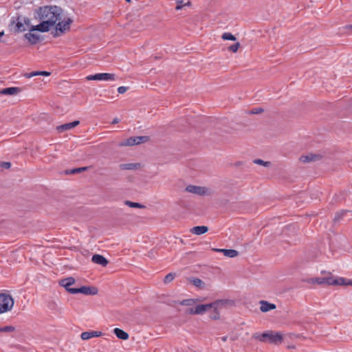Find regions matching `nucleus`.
<instances>
[{"instance_id":"35","label":"nucleus","mask_w":352,"mask_h":352,"mask_svg":"<svg viewBox=\"0 0 352 352\" xmlns=\"http://www.w3.org/2000/svg\"><path fill=\"white\" fill-rule=\"evenodd\" d=\"M14 331V327L12 326H6L0 328V332H12Z\"/></svg>"},{"instance_id":"1","label":"nucleus","mask_w":352,"mask_h":352,"mask_svg":"<svg viewBox=\"0 0 352 352\" xmlns=\"http://www.w3.org/2000/svg\"><path fill=\"white\" fill-rule=\"evenodd\" d=\"M63 10L56 6H45V32L52 37L62 36L70 28L72 20L61 21Z\"/></svg>"},{"instance_id":"17","label":"nucleus","mask_w":352,"mask_h":352,"mask_svg":"<svg viewBox=\"0 0 352 352\" xmlns=\"http://www.w3.org/2000/svg\"><path fill=\"white\" fill-rule=\"evenodd\" d=\"M188 281L198 289H204L206 287L205 283L200 278L190 277L188 278Z\"/></svg>"},{"instance_id":"25","label":"nucleus","mask_w":352,"mask_h":352,"mask_svg":"<svg viewBox=\"0 0 352 352\" xmlns=\"http://www.w3.org/2000/svg\"><path fill=\"white\" fill-rule=\"evenodd\" d=\"M124 204L130 208H145V206H144L141 204L133 202V201H131L129 200L124 201Z\"/></svg>"},{"instance_id":"29","label":"nucleus","mask_w":352,"mask_h":352,"mask_svg":"<svg viewBox=\"0 0 352 352\" xmlns=\"http://www.w3.org/2000/svg\"><path fill=\"white\" fill-rule=\"evenodd\" d=\"M221 38L223 40L236 41V38L230 32H225L222 34Z\"/></svg>"},{"instance_id":"5","label":"nucleus","mask_w":352,"mask_h":352,"mask_svg":"<svg viewBox=\"0 0 352 352\" xmlns=\"http://www.w3.org/2000/svg\"><path fill=\"white\" fill-rule=\"evenodd\" d=\"M322 274H327L328 276L324 277V284L328 285H352V280L346 279L343 277H333L329 272L322 271Z\"/></svg>"},{"instance_id":"38","label":"nucleus","mask_w":352,"mask_h":352,"mask_svg":"<svg viewBox=\"0 0 352 352\" xmlns=\"http://www.w3.org/2000/svg\"><path fill=\"white\" fill-rule=\"evenodd\" d=\"M1 166L6 169H8L10 168L11 164L10 162H1Z\"/></svg>"},{"instance_id":"39","label":"nucleus","mask_w":352,"mask_h":352,"mask_svg":"<svg viewBox=\"0 0 352 352\" xmlns=\"http://www.w3.org/2000/svg\"><path fill=\"white\" fill-rule=\"evenodd\" d=\"M344 212H345L344 211H341L340 212H338L336 216L334 218V220L337 221L339 219H340L344 214Z\"/></svg>"},{"instance_id":"14","label":"nucleus","mask_w":352,"mask_h":352,"mask_svg":"<svg viewBox=\"0 0 352 352\" xmlns=\"http://www.w3.org/2000/svg\"><path fill=\"white\" fill-rule=\"evenodd\" d=\"M143 165L141 163H127L119 165L120 169L122 170H138L142 168Z\"/></svg>"},{"instance_id":"18","label":"nucleus","mask_w":352,"mask_h":352,"mask_svg":"<svg viewBox=\"0 0 352 352\" xmlns=\"http://www.w3.org/2000/svg\"><path fill=\"white\" fill-rule=\"evenodd\" d=\"M91 261L94 263L100 265L103 267L107 266L109 263L103 256L100 254H94L91 258Z\"/></svg>"},{"instance_id":"48","label":"nucleus","mask_w":352,"mask_h":352,"mask_svg":"<svg viewBox=\"0 0 352 352\" xmlns=\"http://www.w3.org/2000/svg\"><path fill=\"white\" fill-rule=\"evenodd\" d=\"M127 1H130V0H126Z\"/></svg>"},{"instance_id":"8","label":"nucleus","mask_w":352,"mask_h":352,"mask_svg":"<svg viewBox=\"0 0 352 352\" xmlns=\"http://www.w3.org/2000/svg\"><path fill=\"white\" fill-rule=\"evenodd\" d=\"M14 305V300L11 296L0 294V314L10 311Z\"/></svg>"},{"instance_id":"16","label":"nucleus","mask_w":352,"mask_h":352,"mask_svg":"<svg viewBox=\"0 0 352 352\" xmlns=\"http://www.w3.org/2000/svg\"><path fill=\"white\" fill-rule=\"evenodd\" d=\"M102 336V333L101 331H91L82 332L80 335V338L83 340H87L92 338L100 337Z\"/></svg>"},{"instance_id":"6","label":"nucleus","mask_w":352,"mask_h":352,"mask_svg":"<svg viewBox=\"0 0 352 352\" xmlns=\"http://www.w3.org/2000/svg\"><path fill=\"white\" fill-rule=\"evenodd\" d=\"M30 32L25 34V37L32 43H36L39 39L40 36L37 33H34V31H39L41 32H44V20L41 21L40 23L37 25H32L29 29Z\"/></svg>"},{"instance_id":"41","label":"nucleus","mask_w":352,"mask_h":352,"mask_svg":"<svg viewBox=\"0 0 352 352\" xmlns=\"http://www.w3.org/2000/svg\"><path fill=\"white\" fill-rule=\"evenodd\" d=\"M42 10H43L42 7H40V8H38V16H40V18H41V17L43 16V14H41Z\"/></svg>"},{"instance_id":"45","label":"nucleus","mask_w":352,"mask_h":352,"mask_svg":"<svg viewBox=\"0 0 352 352\" xmlns=\"http://www.w3.org/2000/svg\"><path fill=\"white\" fill-rule=\"evenodd\" d=\"M346 28L348 30H352V25H349L346 26Z\"/></svg>"},{"instance_id":"7","label":"nucleus","mask_w":352,"mask_h":352,"mask_svg":"<svg viewBox=\"0 0 352 352\" xmlns=\"http://www.w3.org/2000/svg\"><path fill=\"white\" fill-rule=\"evenodd\" d=\"M185 190L200 196H210L213 194V190L210 188L195 185L187 186Z\"/></svg>"},{"instance_id":"13","label":"nucleus","mask_w":352,"mask_h":352,"mask_svg":"<svg viewBox=\"0 0 352 352\" xmlns=\"http://www.w3.org/2000/svg\"><path fill=\"white\" fill-rule=\"evenodd\" d=\"M321 159V155L318 154L309 153L305 155H301L299 160L303 163H309L311 162H316Z\"/></svg>"},{"instance_id":"47","label":"nucleus","mask_w":352,"mask_h":352,"mask_svg":"<svg viewBox=\"0 0 352 352\" xmlns=\"http://www.w3.org/2000/svg\"><path fill=\"white\" fill-rule=\"evenodd\" d=\"M50 75V73L45 71V76H48Z\"/></svg>"},{"instance_id":"10","label":"nucleus","mask_w":352,"mask_h":352,"mask_svg":"<svg viewBox=\"0 0 352 352\" xmlns=\"http://www.w3.org/2000/svg\"><path fill=\"white\" fill-rule=\"evenodd\" d=\"M86 79L87 80L113 81L116 80V75L109 73H100L87 76Z\"/></svg>"},{"instance_id":"21","label":"nucleus","mask_w":352,"mask_h":352,"mask_svg":"<svg viewBox=\"0 0 352 352\" xmlns=\"http://www.w3.org/2000/svg\"><path fill=\"white\" fill-rule=\"evenodd\" d=\"M113 333L116 336V337L120 340H126L129 338V334L119 328H115L113 329Z\"/></svg>"},{"instance_id":"40","label":"nucleus","mask_w":352,"mask_h":352,"mask_svg":"<svg viewBox=\"0 0 352 352\" xmlns=\"http://www.w3.org/2000/svg\"><path fill=\"white\" fill-rule=\"evenodd\" d=\"M263 110L262 109H256L254 110V111H252V113H259L263 112Z\"/></svg>"},{"instance_id":"27","label":"nucleus","mask_w":352,"mask_h":352,"mask_svg":"<svg viewBox=\"0 0 352 352\" xmlns=\"http://www.w3.org/2000/svg\"><path fill=\"white\" fill-rule=\"evenodd\" d=\"M44 76V71H40V72H32L30 73H25L24 74V76L27 78H32L33 76Z\"/></svg>"},{"instance_id":"4","label":"nucleus","mask_w":352,"mask_h":352,"mask_svg":"<svg viewBox=\"0 0 352 352\" xmlns=\"http://www.w3.org/2000/svg\"><path fill=\"white\" fill-rule=\"evenodd\" d=\"M10 25H14V30L18 32H25L32 26L30 24V20L23 16H13L11 19Z\"/></svg>"},{"instance_id":"22","label":"nucleus","mask_w":352,"mask_h":352,"mask_svg":"<svg viewBox=\"0 0 352 352\" xmlns=\"http://www.w3.org/2000/svg\"><path fill=\"white\" fill-rule=\"evenodd\" d=\"M208 230V228L207 226H195V227H193L191 230H190V232L194 234H197V235H201L202 234H204L206 232H207Z\"/></svg>"},{"instance_id":"30","label":"nucleus","mask_w":352,"mask_h":352,"mask_svg":"<svg viewBox=\"0 0 352 352\" xmlns=\"http://www.w3.org/2000/svg\"><path fill=\"white\" fill-rule=\"evenodd\" d=\"M241 47V44H240V43L236 42V43H235L234 44H233V45H232L229 46V47H228V51H230V52H233V53H236V52L239 50V47Z\"/></svg>"},{"instance_id":"12","label":"nucleus","mask_w":352,"mask_h":352,"mask_svg":"<svg viewBox=\"0 0 352 352\" xmlns=\"http://www.w3.org/2000/svg\"><path fill=\"white\" fill-rule=\"evenodd\" d=\"M76 282V280L74 277H67L59 280V285L64 287L67 292L72 294V290L76 289V288H71L70 286L73 285Z\"/></svg>"},{"instance_id":"42","label":"nucleus","mask_w":352,"mask_h":352,"mask_svg":"<svg viewBox=\"0 0 352 352\" xmlns=\"http://www.w3.org/2000/svg\"><path fill=\"white\" fill-rule=\"evenodd\" d=\"M119 122H120V119H119V118H114V119L113 120V121H112V124H117V123H118Z\"/></svg>"},{"instance_id":"33","label":"nucleus","mask_w":352,"mask_h":352,"mask_svg":"<svg viewBox=\"0 0 352 352\" xmlns=\"http://www.w3.org/2000/svg\"><path fill=\"white\" fill-rule=\"evenodd\" d=\"M210 317L212 320H219L220 318V315H219V309H213V311L211 314Z\"/></svg>"},{"instance_id":"34","label":"nucleus","mask_w":352,"mask_h":352,"mask_svg":"<svg viewBox=\"0 0 352 352\" xmlns=\"http://www.w3.org/2000/svg\"><path fill=\"white\" fill-rule=\"evenodd\" d=\"M190 1H188L186 3H184L182 1H177V6L175 7V9L177 10H181L184 6H190Z\"/></svg>"},{"instance_id":"24","label":"nucleus","mask_w":352,"mask_h":352,"mask_svg":"<svg viewBox=\"0 0 352 352\" xmlns=\"http://www.w3.org/2000/svg\"><path fill=\"white\" fill-rule=\"evenodd\" d=\"M222 253L223 254L224 256L229 257V258H234L239 255L238 251H236L235 250L225 249L224 251H222Z\"/></svg>"},{"instance_id":"3","label":"nucleus","mask_w":352,"mask_h":352,"mask_svg":"<svg viewBox=\"0 0 352 352\" xmlns=\"http://www.w3.org/2000/svg\"><path fill=\"white\" fill-rule=\"evenodd\" d=\"M252 338L260 342L272 344H279L283 341V334L273 331H267L263 333H256L253 334Z\"/></svg>"},{"instance_id":"2","label":"nucleus","mask_w":352,"mask_h":352,"mask_svg":"<svg viewBox=\"0 0 352 352\" xmlns=\"http://www.w3.org/2000/svg\"><path fill=\"white\" fill-rule=\"evenodd\" d=\"M227 304V300H217L213 302L205 304V305H198L195 308L188 309L186 310V314H192V315H201L205 314L206 312L210 311V309H219L223 306Z\"/></svg>"},{"instance_id":"28","label":"nucleus","mask_w":352,"mask_h":352,"mask_svg":"<svg viewBox=\"0 0 352 352\" xmlns=\"http://www.w3.org/2000/svg\"><path fill=\"white\" fill-rule=\"evenodd\" d=\"M176 275L175 273H169L165 277H164V283L165 284H168V283H170V282H172L174 278H175Z\"/></svg>"},{"instance_id":"46","label":"nucleus","mask_w":352,"mask_h":352,"mask_svg":"<svg viewBox=\"0 0 352 352\" xmlns=\"http://www.w3.org/2000/svg\"><path fill=\"white\" fill-rule=\"evenodd\" d=\"M4 35V32H0V38Z\"/></svg>"},{"instance_id":"44","label":"nucleus","mask_w":352,"mask_h":352,"mask_svg":"<svg viewBox=\"0 0 352 352\" xmlns=\"http://www.w3.org/2000/svg\"><path fill=\"white\" fill-rule=\"evenodd\" d=\"M227 339H228V337L227 336H223L221 338V340L223 342H226L227 341Z\"/></svg>"},{"instance_id":"26","label":"nucleus","mask_w":352,"mask_h":352,"mask_svg":"<svg viewBox=\"0 0 352 352\" xmlns=\"http://www.w3.org/2000/svg\"><path fill=\"white\" fill-rule=\"evenodd\" d=\"M308 283L311 284H318V285H323L324 284V277L323 278H311L307 280Z\"/></svg>"},{"instance_id":"20","label":"nucleus","mask_w":352,"mask_h":352,"mask_svg":"<svg viewBox=\"0 0 352 352\" xmlns=\"http://www.w3.org/2000/svg\"><path fill=\"white\" fill-rule=\"evenodd\" d=\"M21 89L19 87H8L0 90V95H10L14 96L20 92Z\"/></svg>"},{"instance_id":"15","label":"nucleus","mask_w":352,"mask_h":352,"mask_svg":"<svg viewBox=\"0 0 352 352\" xmlns=\"http://www.w3.org/2000/svg\"><path fill=\"white\" fill-rule=\"evenodd\" d=\"M80 124V122L78 120H75L70 123H66L60 126H58L56 127L57 131L59 133H62L65 131L70 130L76 126H77Z\"/></svg>"},{"instance_id":"37","label":"nucleus","mask_w":352,"mask_h":352,"mask_svg":"<svg viewBox=\"0 0 352 352\" xmlns=\"http://www.w3.org/2000/svg\"><path fill=\"white\" fill-rule=\"evenodd\" d=\"M127 89H128V87L121 86L118 88V91L119 94H124L127 91Z\"/></svg>"},{"instance_id":"36","label":"nucleus","mask_w":352,"mask_h":352,"mask_svg":"<svg viewBox=\"0 0 352 352\" xmlns=\"http://www.w3.org/2000/svg\"><path fill=\"white\" fill-rule=\"evenodd\" d=\"M48 306H49L50 309H51L52 310H55L58 307V305L55 301L50 302Z\"/></svg>"},{"instance_id":"43","label":"nucleus","mask_w":352,"mask_h":352,"mask_svg":"<svg viewBox=\"0 0 352 352\" xmlns=\"http://www.w3.org/2000/svg\"><path fill=\"white\" fill-rule=\"evenodd\" d=\"M225 249H218V248H213L212 250L217 252H222V251H224Z\"/></svg>"},{"instance_id":"19","label":"nucleus","mask_w":352,"mask_h":352,"mask_svg":"<svg viewBox=\"0 0 352 352\" xmlns=\"http://www.w3.org/2000/svg\"><path fill=\"white\" fill-rule=\"evenodd\" d=\"M260 304H261L260 310L262 312H267L270 310L276 309V305L274 304L270 303L265 300H261Z\"/></svg>"},{"instance_id":"23","label":"nucleus","mask_w":352,"mask_h":352,"mask_svg":"<svg viewBox=\"0 0 352 352\" xmlns=\"http://www.w3.org/2000/svg\"><path fill=\"white\" fill-rule=\"evenodd\" d=\"M202 300L201 298H190L183 300L179 302V304L184 306H192L197 302H201Z\"/></svg>"},{"instance_id":"11","label":"nucleus","mask_w":352,"mask_h":352,"mask_svg":"<svg viewBox=\"0 0 352 352\" xmlns=\"http://www.w3.org/2000/svg\"><path fill=\"white\" fill-rule=\"evenodd\" d=\"M72 294H76L78 293H81L82 294L87 295V296H94L96 295L98 293V289L96 287L92 286H82L80 288H76V289H73L71 291Z\"/></svg>"},{"instance_id":"31","label":"nucleus","mask_w":352,"mask_h":352,"mask_svg":"<svg viewBox=\"0 0 352 352\" xmlns=\"http://www.w3.org/2000/svg\"><path fill=\"white\" fill-rule=\"evenodd\" d=\"M254 163L256 164H259V165L264 166L265 167H268L271 164L270 162H265V161H263V160H262L261 159L254 160Z\"/></svg>"},{"instance_id":"32","label":"nucleus","mask_w":352,"mask_h":352,"mask_svg":"<svg viewBox=\"0 0 352 352\" xmlns=\"http://www.w3.org/2000/svg\"><path fill=\"white\" fill-rule=\"evenodd\" d=\"M86 170H87V167H80V168H74L69 171V173L70 174L79 173L83 172Z\"/></svg>"},{"instance_id":"9","label":"nucleus","mask_w":352,"mask_h":352,"mask_svg":"<svg viewBox=\"0 0 352 352\" xmlns=\"http://www.w3.org/2000/svg\"><path fill=\"white\" fill-rule=\"evenodd\" d=\"M149 140L148 136L130 137L128 139L119 143L120 146H131L147 142Z\"/></svg>"}]
</instances>
